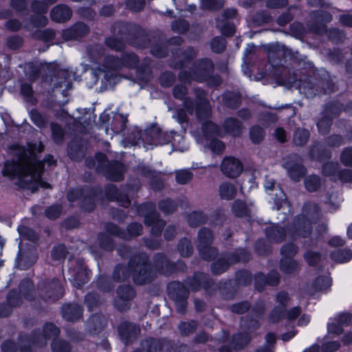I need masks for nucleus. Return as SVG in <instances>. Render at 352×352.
<instances>
[{
  "instance_id": "obj_49",
  "label": "nucleus",
  "mask_w": 352,
  "mask_h": 352,
  "mask_svg": "<svg viewBox=\"0 0 352 352\" xmlns=\"http://www.w3.org/2000/svg\"><path fill=\"white\" fill-rule=\"evenodd\" d=\"M208 217L206 214L201 211H193L188 215V223L192 228L198 227L206 223Z\"/></svg>"
},
{
  "instance_id": "obj_4",
  "label": "nucleus",
  "mask_w": 352,
  "mask_h": 352,
  "mask_svg": "<svg viewBox=\"0 0 352 352\" xmlns=\"http://www.w3.org/2000/svg\"><path fill=\"white\" fill-rule=\"evenodd\" d=\"M111 32L136 48H147L151 45L152 36L140 25L123 21L114 22L111 26Z\"/></svg>"
},
{
  "instance_id": "obj_56",
  "label": "nucleus",
  "mask_w": 352,
  "mask_h": 352,
  "mask_svg": "<svg viewBox=\"0 0 352 352\" xmlns=\"http://www.w3.org/2000/svg\"><path fill=\"white\" fill-rule=\"evenodd\" d=\"M232 210L235 216L238 217H248L250 215V210L245 201L236 199L233 204Z\"/></svg>"
},
{
  "instance_id": "obj_45",
  "label": "nucleus",
  "mask_w": 352,
  "mask_h": 352,
  "mask_svg": "<svg viewBox=\"0 0 352 352\" xmlns=\"http://www.w3.org/2000/svg\"><path fill=\"white\" fill-rule=\"evenodd\" d=\"M95 195L93 189L87 188L80 202V207L85 211L91 212L95 208Z\"/></svg>"
},
{
  "instance_id": "obj_58",
  "label": "nucleus",
  "mask_w": 352,
  "mask_h": 352,
  "mask_svg": "<svg viewBox=\"0 0 352 352\" xmlns=\"http://www.w3.org/2000/svg\"><path fill=\"white\" fill-rule=\"evenodd\" d=\"M331 258L338 263L347 262L352 258V251L347 249H338L331 252Z\"/></svg>"
},
{
  "instance_id": "obj_35",
  "label": "nucleus",
  "mask_w": 352,
  "mask_h": 352,
  "mask_svg": "<svg viewBox=\"0 0 352 352\" xmlns=\"http://www.w3.org/2000/svg\"><path fill=\"white\" fill-rule=\"evenodd\" d=\"M344 109L343 104L338 100H332L324 105L322 114H325L332 119L337 118Z\"/></svg>"
},
{
  "instance_id": "obj_24",
  "label": "nucleus",
  "mask_w": 352,
  "mask_h": 352,
  "mask_svg": "<svg viewBox=\"0 0 352 352\" xmlns=\"http://www.w3.org/2000/svg\"><path fill=\"white\" fill-rule=\"evenodd\" d=\"M223 173L228 177L236 178L243 170L241 162L232 157H226L221 166Z\"/></svg>"
},
{
  "instance_id": "obj_13",
  "label": "nucleus",
  "mask_w": 352,
  "mask_h": 352,
  "mask_svg": "<svg viewBox=\"0 0 352 352\" xmlns=\"http://www.w3.org/2000/svg\"><path fill=\"white\" fill-rule=\"evenodd\" d=\"M184 283L193 292H199L201 289L210 296L214 294L215 283L208 274L201 272H195L192 276H188Z\"/></svg>"
},
{
  "instance_id": "obj_27",
  "label": "nucleus",
  "mask_w": 352,
  "mask_h": 352,
  "mask_svg": "<svg viewBox=\"0 0 352 352\" xmlns=\"http://www.w3.org/2000/svg\"><path fill=\"white\" fill-rule=\"evenodd\" d=\"M63 318L68 322H76L82 318L83 308L77 303H65L61 307Z\"/></svg>"
},
{
  "instance_id": "obj_52",
  "label": "nucleus",
  "mask_w": 352,
  "mask_h": 352,
  "mask_svg": "<svg viewBox=\"0 0 352 352\" xmlns=\"http://www.w3.org/2000/svg\"><path fill=\"white\" fill-rule=\"evenodd\" d=\"M219 195L222 199L231 200L236 195V188L231 183L223 182L219 186Z\"/></svg>"
},
{
  "instance_id": "obj_43",
  "label": "nucleus",
  "mask_w": 352,
  "mask_h": 352,
  "mask_svg": "<svg viewBox=\"0 0 352 352\" xmlns=\"http://www.w3.org/2000/svg\"><path fill=\"white\" fill-rule=\"evenodd\" d=\"M213 232L208 228L202 227L197 233V244L198 246L212 245L214 241Z\"/></svg>"
},
{
  "instance_id": "obj_1",
  "label": "nucleus",
  "mask_w": 352,
  "mask_h": 352,
  "mask_svg": "<svg viewBox=\"0 0 352 352\" xmlns=\"http://www.w3.org/2000/svg\"><path fill=\"white\" fill-rule=\"evenodd\" d=\"M42 168L35 162V159L30 157L24 148L20 151L16 161L5 162L2 174L10 179L18 178L17 185L21 188L33 187L35 178H39Z\"/></svg>"
},
{
  "instance_id": "obj_11",
  "label": "nucleus",
  "mask_w": 352,
  "mask_h": 352,
  "mask_svg": "<svg viewBox=\"0 0 352 352\" xmlns=\"http://www.w3.org/2000/svg\"><path fill=\"white\" fill-rule=\"evenodd\" d=\"M194 93L196 101L192 98H187L184 100V107L188 113L192 114L194 111L199 120L207 118L209 115V102L206 98V91L201 88H195Z\"/></svg>"
},
{
  "instance_id": "obj_29",
  "label": "nucleus",
  "mask_w": 352,
  "mask_h": 352,
  "mask_svg": "<svg viewBox=\"0 0 352 352\" xmlns=\"http://www.w3.org/2000/svg\"><path fill=\"white\" fill-rule=\"evenodd\" d=\"M107 324L106 316L102 314L91 315L87 321V329L91 334L95 335L101 332Z\"/></svg>"
},
{
  "instance_id": "obj_6",
  "label": "nucleus",
  "mask_w": 352,
  "mask_h": 352,
  "mask_svg": "<svg viewBox=\"0 0 352 352\" xmlns=\"http://www.w3.org/2000/svg\"><path fill=\"white\" fill-rule=\"evenodd\" d=\"M285 58V53L282 50L275 49L274 46L270 47L268 62L274 69V75L277 80L282 85L296 87L299 80L298 74L284 65Z\"/></svg>"
},
{
  "instance_id": "obj_44",
  "label": "nucleus",
  "mask_w": 352,
  "mask_h": 352,
  "mask_svg": "<svg viewBox=\"0 0 352 352\" xmlns=\"http://www.w3.org/2000/svg\"><path fill=\"white\" fill-rule=\"evenodd\" d=\"M120 59L122 68H136L140 62L138 56L131 52H125L122 53L120 55Z\"/></svg>"
},
{
  "instance_id": "obj_36",
  "label": "nucleus",
  "mask_w": 352,
  "mask_h": 352,
  "mask_svg": "<svg viewBox=\"0 0 352 352\" xmlns=\"http://www.w3.org/2000/svg\"><path fill=\"white\" fill-rule=\"evenodd\" d=\"M223 128L227 133L237 137L242 133L243 124L235 118H228L224 121Z\"/></svg>"
},
{
  "instance_id": "obj_8",
  "label": "nucleus",
  "mask_w": 352,
  "mask_h": 352,
  "mask_svg": "<svg viewBox=\"0 0 352 352\" xmlns=\"http://www.w3.org/2000/svg\"><path fill=\"white\" fill-rule=\"evenodd\" d=\"M214 72L213 61L209 58H202L195 61L189 70L181 69L178 78L182 82L186 84H190L192 81L204 82L206 78Z\"/></svg>"
},
{
  "instance_id": "obj_16",
  "label": "nucleus",
  "mask_w": 352,
  "mask_h": 352,
  "mask_svg": "<svg viewBox=\"0 0 352 352\" xmlns=\"http://www.w3.org/2000/svg\"><path fill=\"white\" fill-rule=\"evenodd\" d=\"M104 228L110 234L127 241L141 235L143 229L142 224L137 222L129 224L126 230L120 229L117 225L111 222L105 223Z\"/></svg>"
},
{
  "instance_id": "obj_46",
  "label": "nucleus",
  "mask_w": 352,
  "mask_h": 352,
  "mask_svg": "<svg viewBox=\"0 0 352 352\" xmlns=\"http://www.w3.org/2000/svg\"><path fill=\"white\" fill-rule=\"evenodd\" d=\"M177 248L180 256L184 258L191 256L194 252L192 242L187 237H184L179 241Z\"/></svg>"
},
{
  "instance_id": "obj_51",
  "label": "nucleus",
  "mask_w": 352,
  "mask_h": 352,
  "mask_svg": "<svg viewBox=\"0 0 352 352\" xmlns=\"http://www.w3.org/2000/svg\"><path fill=\"white\" fill-rule=\"evenodd\" d=\"M104 44L110 50L121 52L125 50L126 45L122 39L113 36H108L104 39Z\"/></svg>"
},
{
  "instance_id": "obj_50",
  "label": "nucleus",
  "mask_w": 352,
  "mask_h": 352,
  "mask_svg": "<svg viewBox=\"0 0 352 352\" xmlns=\"http://www.w3.org/2000/svg\"><path fill=\"white\" fill-rule=\"evenodd\" d=\"M105 48L101 44H94L87 48V54L92 62L98 63L105 54Z\"/></svg>"
},
{
  "instance_id": "obj_22",
  "label": "nucleus",
  "mask_w": 352,
  "mask_h": 352,
  "mask_svg": "<svg viewBox=\"0 0 352 352\" xmlns=\"http://www.w3.org/2000/svg\"><path fill=\"white\" fill-rule=\"evenodd\" d=\"M309 158L313 161L322 162L331 158V152L320 142H314L308 150Z\"/></svg>"
},
{
  "instance_id": "obj_26",
  "label": "nucleus",
  "mask_w": 352,
  "mask_h": 352,
  "mask_svg": "<svg viewBox=\"0 0 352 352\" xmlns=\"http://www.w3.org/2000/svg\"><path fill=\"white\" fill-rule=\"evenodd\" d=\"M218 290L223 300H228L234 298L236 293V285L233 280H221L215 283L214 292Z\"/></svg>"
},
{
  "instance_id": "obj_64",
  "label": "nucleus",
  "mask_w": 352,
  "mask_h": 352,
  "mask_svg": "<svg viewBox=\"0 0 352 352\" xmlns=\"http://www.w3.org/2000/svg\"><path fill=\"white\" fill-rule=\"evenodd\" d=\"M53 352H71L72 347L69 343L64 340H54L51 344Z\"/></svg>"
},
{
  "instance_id": "obj_57",
  "label": "nucleus",
  "mask_w": 352,
  "mask_h": 352,
  "mask_svg": "<svg viewBox=\"0 0 352 352\" xmlns=\"http://www.w3.org/2000/svg\"><path fill=\"white\" fill-rule=\"evenodd\" d=\"M158 207L164 214L168 215L177 210V204L173 199L166 198L159 201Z\"/></svg>"
},
{
  "instance_id": "obj_30",
  "label": "nucleus",
  "mask_w": 352,
  "mask_h": 352,
  "mask_svg": "<svg viewBox=\"0 0 352 352\" xmlns=\"http://www.w3.org/2000/svg\"><path fill=\"white\" fill-rule=\"evenodd\" d=\"M221 100L223 104L227 108L236 109L241 104L242 94L239 91L227 90L223 93Z\"/></svg>"
},
{
  "instance_id": "obj_48",
  "label": "nucleus",
  "mask_w": 352,
  "mask_h": 352,
  "mask_svg": "<svg viewBox=\"0 0 352 352\" xmlns=\"http://www.w3.org/2000/svg\"><path fill=\"white\" fill-rule=\"evenodd\" d=\"M152 77L151 67L146 63H142L136 70V78L141 85H146Z\"/></svg>"
},
{
  "instance_id": "obj_25",
  "label": "nucleus",
  "mask_w": 352,
  "mask_h": 352,
  "mask_svg": "<svg viewBox=\"0 0 352 352\" xmlns=\"http://www.w3.org/2000/svg\"><path fill=\"white\" fill-rule=\"evenodd\" d=\"M76 270L72 275V282L76 288L82 287L89 280V271L84 263L83 260L77 259L76 261Z\"/></svg>"
},
{
  "instance_id": "obj_7",
  "label": "nucleus",
  "mask_w": 352,
  "mask_h": 352,
  "mask_svg": "<svg viewBox=\"0 0 352 352\" xmlns=\"http://www.w3.org/2000/svg\"><path fill=\"white\" fill-rule=\"evenodd\" d=\"M251 258L250 251L243 248L223 252L211 263L210 271L214 276H219L226 272L232 265L239 263H245Z\"/></svg>"
},
{
  "instance_id": "obj_23",
  "label": "nucleus",
  "mask_w": 352,
  "mask_h": 352,
  "mask_svg": "<svg viewBox=\"0 0 352 352\" xmlns=\"http://www.w3.org/2000/svg\"><path fill=\"white\" fill-rule=\"evenodd\" d=\"M167 294L172 300L188 299L190 296L189 289L184 283L175 280L167 285Z\"/></svg>"
},
{
  "instance_id": "obj_61",
  "label": "nucleus",
  "mask_w": 352,
  "mask_h": 352,
  "mask_svg": "<svg viewBox=\"0 0 352 352\" xmlns=\"http://www.w3.org/2000/svg\"><path fill=\"white\" fill-rule=\"evenodd\" d=\"M96 287L100 291L109 292L113 288V284L110 278L106 275H101L95 282Z\"/></svg>"
},
{
  "instance_id": "obj_60",
  "label": "nucleus",
  "mask_w": 352,
  "mask_h": 352,
  "mask_svg": "<svg viewBox=\"0 0 352 352\" xmlns=\"http://www.w3.org/2000/svg\"><path fill=\"white\" fill-rule=\"evenodd\" d=\"M99 246L104 250L111 252L115 247L113 239L106 233H100L98 236Z\"/></svg>"
},
{
  "instance_id": "obj_47",
  "label": "nucleus",
  "mask_w": 352,
  "mask_h": 352,
  "mask_svg": "<svg viewBox=\"0 0 352 352\" xmlns=\"http://www.w3.org/2000/svg\"><path fill=\"white\" fill-rule=\"evenodd\" d=\"M310 138V132L305 128H297L293 135V142L296 146H303Z\"/></svg>"
},
{
  "instance_id": "obj_38",
  "label": "nucleus",
  "mask_w": 352,
  "mask_h": 352,
  "mask_svg": "<svg viewBox=\"0 0 352 352\" xmlns=\"http://www.w3.org/2000/svg\"><path fill=\"white\" fill-rule=\"evenodd\" d=\"M287 171L289 177L295 181L298 182L305 177L307 173V168L302 164L298 163H287Z\"/></svg>"
},
{
  "instance_id": "obj_42",
  "label": "nucleus",
  "mask_w": 352,
  "mask_h": 352,
  "mask_svg": "<svg viewBox=\"0 0 352 352\" xmlns=\"http://www.w3.org/2000/svg\"><path fill=\"white\" fill-rule=\"evenodd\" d=\"M32 280L25 278L21 280L19 284L20 294L27 300H33L35 298V292Z\"/></svg>"
},
{
  "instance_id": "obj_33",
  "label": "nucleus",
  "mask_w": 352,
  "mask_h": 352,
  "mask_svg": "<svg viewBox=\"0 0 352 352\" xmlns=\"http://www.w3.org/2000/svg\"><path fill=\"white\" fill-rule=\"evenodd\" d=\"M265 234L270 242L280 243L285 239L287 230L283 226L274 225L265 228Z\"/></svg>"
},
{
  "instance_id": "obj_19",
  "label": "nucleus",
  "mask_w": 352,
  "mask_h": 352,
  "mask_svg": "<svg viewBox=\"0 0 352 352\" xmlns=\"http://www.w3.org/2000/svg\"><path fill=\"white\" fill-rule=\"evenodd\" d=\"M134 136V144H142L143 146L148 150L153 149L154 144V124H151L149 127L144 131L135 130L131 135Z\"/></svg>"
},
{
  "instance_id": "obj_14",
  "label": "nucleus",
  "mask_w": 352,
  "mask_h": 352,
  "mask_svg": "<svg viewBox=\"0 0 352 352\" xmlns=\"http://www.w3.org/2000/svg\"><path fill=\"white\" fill-rule=\"evenodd\" d=\"M122 69L120 57L109 54L104 57L102 65L91 69L92 78L94 83H96L101 76L107 80L109 72H118Z\"/></svg>"
},
{
  "instance_id": "obj_63",
  "label": "nucleus",
  "mask_w": 352,
  "mask_h": 352,
  "mask_svg": "<svg viewBox=\"0 0 352 352\" xmlns=\"http://www.w3.org/2000/svg\"><path fill=\"white\" fill-rule=\"evenodd\" d=\"M333 120V119L331 118L325 114H322V118L317 122V127L319 133L322 135L327 134L331 129Z\"/></svg>"
},
{
  "instance_id": "obj_3",
  "label": "nucleus",
  "mask_w": 352,
  "mask_h": 352,
  "mask_svg": "<svg viewBox=\"0 0 352 352\" xmlns=\"http://www.w3.org/2000/svg\"><path fill=\"white\" fill-rule=\"evenodd\" d=\"M296 87L308 98L336 91V85L331 76L324 69L314 70L312 75L300 78Z\"/></svg>"
},
{
  "instance_id": "obj_28",
  "label": "nucleus",
  "mask_w": 352,
  "mask_h": 352,
  "mask_svg": "<svg viewBox=\"0 0 352 352\" xmlns=\"http://www.w3.org/2000/svg\"><path fill=\"white\" fill-rule=\"evenodd\" d=\"M105 195L108 200L117 201L120 206L129 208L131 201L127 195L120 192L114 184H109L105 188Z\"/></svg>"
},
{
  "instance_id": "obj_53",
  "label": "nucleus",
  "mask_w": 352,
  "mask_h": 352,
  "mask_svg": "<svg viewBox=\"0 0 352 352\" xmlns=\"http://www.w3.org/2000/svg\"><path fill=\"white\" fill-rule=\"evenodd\" d=\"M50 129L54 142L56 144H62L65 135L64 129L59 124L52 122L50 123Z\"/></svg>"
},
{
  "instance_id": "obj_55",
  "label": "nucleus",
  "mask_w": 352,
  "mask_h": 352,
  "mask_svg": "<svg viewBox=\"0 0 352 352\" xmlns=\"http://www.w3.org/2000/svg\"><path fill=\"white\" fill-rule=\"evenodd\" d=\"M118 299L131 301L135 296V291L131 285H120L117 289Z\"/></svg>"
},
{
  "instance_id": "obj_62",
  "label": "nucleus",
  "mask_w": 352,
  "mask_h": 352,
  "mask_svg": "<svg viewBox=\"0 0 352 352\" xmlns=\"http://www.w3.org/2000/svg\"><path fill=\"white\" fill-rule=\"evenodd\" d=\"M171 133L167 131H162L155 123V146L168 144L173 139Z\"/></svg>"
},
{
  "instance_id": "obj_17",
  "label": "nucleus",
  "mask_w": 352,
  "mask_h": 352,
  "mask_svg": "<svg viewBox=\"0 0 352 352\" xmlns=\"http://www.w3.org/2000/svg\"><path fill=\"white\" fill-rule=\"evenodd\" d=\"M311 230L312 223L310 219L304 214H299L295 217L288 231L291 238L295 239L296 236L307 238L311 234Z\"/></svg>"
},
{
  "instance_id": "obj_9",
  "label": "nucleus",
  "mask_w": 352,
  "mask_h": 352,
  "mask_svg": "<svg viewBox=\"0 0 352 352\" xmlns=\"http://www.w3.org/2000/svg\"><path fill=\"white\" fill-rule=\"evenodd\" d=\"M184 40L181 36H173L168 39L169 45L177 46L171 50L172 57L169 61V66L175 69H181L187 66L198 54V50L192 46L186 49L179 47Z\"/></svg>"
},
{
  "instance_id": "obj_37",
  "label": "nucleus",
  "mask_w": 352,
  "mask_h": 352,
  "mask_svg": "<svg viewBox=\"0 0 352 352\" xmlns=\"http://www.w3.org/2000/svg\"><path fill=\"white\" fill-rule=\"evenodd\" d=\"M31 121L39 129H43L47 127L49 118L46 113H41L36 109H32L29 111Z\"/></svg>"
},
{
  "instance_id": "obj_59",
  "label": "nucleus",
  "mask_w": 352,
  "mask_h": 352,
  "mask_svg": "<svg viewBox=\"0 0 352 352\" xmlns=\"http://www.w3.org/2000/svg\"><path fill=\"white\" fill-rule=\"evenodd\" d=\"M252 281V276L251 273L246 270H241L235 274V283L239 285L248 286Z\"/></svg>"
},
{
  "instance_id": "obj_20",
  "label": "nucleus",
  "mask_w": 352,
  "mask_h": 352,
  "mask_svg": "<svg viewBox=\"0 0 352 352\" xmlns=\"http://www.w3.org/2000/svg\"><path fill=\"white\" fill-rule=\"evenodd\" d=\"M118 330L121 340L125 344L132 342L140 333V327L135 324L129 322H122Z\"/></svg>"
},
{
  "instance_id": "obj_41",
  "label": "nucleus",
  "mask_w": 352,
  "mask_h": 352,
  "mask_svg": "<svg viewBox=\"0 0 352 352\" xmlns=\"http://www.w3.org/2000/svg\"><path fill=\"white\" fill-rule=\"evenodd\" d=\"M204 136L207 140H211L221 135V130L218 125L211 121H206L202 124Z\"/></svg>"
},
{
  "instance_id": "obj_5",
  "label": "nucleus",
  "mask_w": 352,
  "mask_h": 352,
  "mask_svg": "<svg viewBox=\"0 0 352 352\" xmlns=\"http://www.w3.org/2000/svg\"><path fill=\"white\" fill-rule=\"evenodd\" d=\"M60 329L52 322H46L43 330L35 329L30 335L20 333L19 335V347L20 352H34V347L46 346L47 340L58 337Z\"/></svg>"
},
{
  "instance_id": "obj_39",
  "label": "nucleus",
  "mask_w": 352,
  "mask_h": 352,
  "mask_svg": "<svg viewBox=\"0 0 352 352\" xmlns=\"http://www.w3.org/2000/svg\"><path fill=\"white\" fill-rule=\"evenodd\" d=\"M251 340L250 335L247 333H238L232 336L230 344L235 351L243 349Z\"/></svg>"
},
{
  "instance_id": "obj_21",
  "label": "nucleus",
  "mask_w": 352,
  "mask_h": 352,
  "mask_svg": "<svg viewBox=\"0 0 352 352\" xmlns=\"http://www.w3.org/2000/svg\"><path fill=\"white\" fill-rule=\"evenodd\" d=\"M89 28L85 23L77 22L63 31L62 36L65 41H78L89 33Z\"/></svg>"
},
{
  "instance_id": "obj_18",
  "label": "nucleus",
  "mask_w": 352,
  "mask_h": 352,
  "mask_svg": "<svg viewBox=\"0 0 352 352\" xmlns=\"http://www.w3.org/2000/svg\"><path fill=\"white\" fill-rule=\"evenodd\" d=\"M264 187L266 190H270L269 193L273 199L274 206V209L279 210L287 203V196L283 190L280 187V184H278L275 179H270L266 177Z\"/></svg>"
},
{
  "instance_id": "obj_31",
  "label": "nucleus",
  "mask_w": 352,
  "mask_h": 352,
  "mask_svg": "<svg viewBox=\"0 0 352 352\" xmlns=\"http://www.w3.org/2000/svg\"><path fill=\"white\" fill-rule=\"evenodd\" d=\"M138 214L144 217V223L151 226V232H154V204L146 202L140 205L137 209Z\"/></svg>"
},
{
  "instance_id": "obj_34",
  "label": "nucleus",
  "mask_w": 352,
  "mask_h": 352,
  "mask_svg": "<svg viewBox=\"0 0 352 352\" xmlns=\"http://www.w3.org/2000/svg\"><path fill=\"white\" fill-rule=\"evenodd\" d=\"M67 153L72 160H81L85 155L81 141L76 139L72 140L68 144Z\"/></svg>"
},
{
  "instance_id": "obj_54",
  "label": "nucleus",
  "mask_w": 352,
  "mask_h": 352,
  "mask_svg": "<svg viewBox=\"0 0 352 352\" xmlns=\"http://www.w3.org/2000/svg\"><path fill=\"white\" fill-rule=\"evenodd\" d=\"M339 169L340 165L338 162H328L322 166V173L324 176L331 177V179L336 180Z\"/></svg>"
},
{
  "instance_id": "obj_15",
  "label": "nucleus",
  "mask_w": 352,
  "mask_h": 352,
  "mask_svg": "<svg viewBox=\"0 0 352 352\" xmlns=\"http://www.w3.org/2000/svg\"><path fill=\"white\" fill-rule=\"evenodd\" d=\"M187 270L186 263L178 260L177 262L170 261L163 253L155 254V271L169 276L179 272L184 273Z\"/></svg>"
},
{
  "instance_id": "obj_40",
  "label": "nucleus",
  "mask_w": 352,
  "mask_h": 352,
  "mask_svg": "<svg viewBox=\"0 0 352 352\" xmlns=\"http://www.w3.org/2000/svg\"><path fill=\"white\" fill-rule=\"evenodd\" d=\"M200 257L206 261H214L219 255L217 248L207 245L197 247Z\"/></svg>"
},
{
  "instance_id": "obj_32",
  "label": "nucleus",
  "mask_w": 352,
  "mask_h": 352,
  "mask_svg": "<svg viewBox=\"0 0 352 352\" xmlns=\"http://www.w3.org/2000/svg\"><path fill=\"white\" fill-rule=\"evenodd\" d=\"M72 15V10L67 6L63 4L55 6L50 12L52 20L58 23H63L69 20Z\"/></svg>"
},
{
  "instance_id": "obj_2",
  "label": "nucleus",
  "mask_w": 352,
  "mask_h": 352,
  "mask_svg": "<svg viewBox=\"0 0 352 352\" xmlns=\"http://www.w3.org/2000/svg\"><path fill=\"white\" fill-rule=\"evenodd\" d=\"M131 275L133 282L137 285H145L153 280V273L146 253L135 254L130 258L128 266L120 263L116 265L112 274V278L118 283L124 282Z\"/></svg>"
},
{
  "instance_id": "obj_12",
  "label": "nucleus",
  "mask_w": 352,
  "mask_h": 352,
  "mask_svg": "<svg viewBox=\"0 0 352 352\" xmlns=\"http://www.w3.org/2000/svg\"><path fill=\"white\" fill-rule=\"evenodd\" d=\"M39 297L46 302H55L64 295V289L58 278L40 281L37 285Z\"/></svg>"
},
{
  "instance_id": "obj_10",
  "label": "nucleus",
  "mask_w": 352,
  "mask_h": 352,
  "mask_svg": "<svg viewBox=\"0 0 352 352\" xmlns=\"http://www.w3.org/2000/svg\"><path fill=\"white\" fill-rule=\"evenodd\" d=\"M98 166L96 171L102 173L105 177L114 182H120L124 179V173L126 171L125 166L117 161H109L105 154L102 153H96Z\"/></svg>"
}]
</instances>
